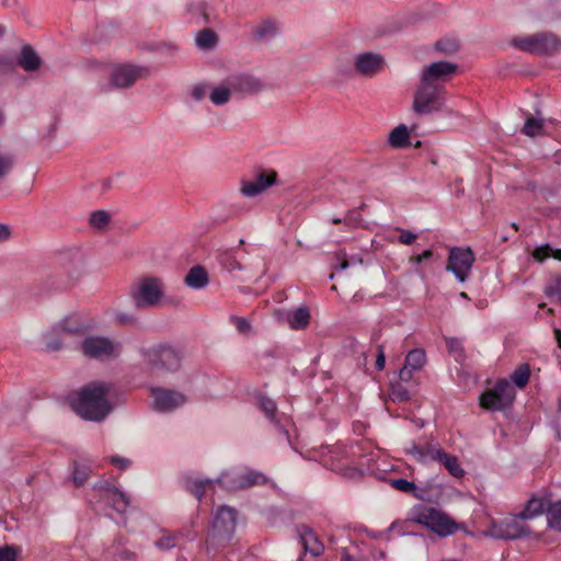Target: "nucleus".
<instances>
[{"label": "nucleus", "mask_w": 561, "mask_h": 561, "mask_svg": "<svg viewBox=\"0 0 561 561\" xmlns=\"http://www.w3.org/2000/svg\"><path fill=\"white\" fill-rule=\"evenodd\" d=\"M163 297V283L160 278L146 276L141 278L133 294L138 308L156 307Z\"/></svg>", "instance_id": "nucleus-8"}, {"label": "nucleus", "mask_w": 561, "mask_h": 561, "mask_svg": "<svg viewBox=\"0 0 561 561\" xmlns=\"http://www.w3.org/2000/svg\"><path fill=\"white\" fill-rule=\"evenodd\" d=\"M254 34L260 39L270 38L276 34V25L273 21L265 20L255 27Z\"/></svg>", "instance_id": "nucleus-38"}, {"label": "nucleus", "mask_w": 561, "mask_h": 561, "mask_svg": "<svg viewBox=\"0 0 561 561\" xmlns=\"http://www.w3.org/2000/svg\"><path fill=\"white\" fill-rule=\"evenodd\" d=\"M92 329V321L80 313H72L53 324L43 335L44 342L51 351L67 346V339L81 336Z\"/></svg>", "instance_id": "nucleus-2"}, {"label": "nucleus", "mask_w": 561, "mask_h": 561, "mask_svg": "<svg viewBox=\"0 0 561 561\" xmlns=\"http://www.w3.org/2000/svg\"><path fill=\"white\" fill-rule=\"evenodd\" d=\"M229 322H230V324H232L236 328V330L240 334L247 335L251 331V323L245 318L238 317V316H230Z\"/></svg>", "instance_id": "nucleus-44"}, {"label": "nucleus", "mask_w": 561, "mask_h": 561, "mask_svg": "<svg viewBox=\"0 0 561 561\" xmlns=\"http://www.w3.org/2000/svg\"><path fill=\"white\" fill-rule=\"evenodd\" d=\"M440 465L445 467L450 476L454 478L460 479L465 476V470L459 463L458 458L455 455H451L445 451L442 458L438 460Z\"/></svg>", "instance_id": "nucleus-29"}, {"label": "nucleus", "mask_w": 561, "mask_h": 561, "mask_svg": "<svg viewBox=\"0 0 561 561\" xmlns=\"http://www.w3.org/2000/svg\"><path fill=\"white\" fill-rule=\"evenodd\" d=\"M546 503L540 499H531L526 508L520 513V516L525 519L533 518L536 515L545 511Z\"/></svg>", "instance_id": "nucleus-36"}, {"label": "nucleus", "mask_w": 561, "mask_h": 561, "mask_svg": "<svg viewBox=\"0 0 561 561\" xmlns=\"http://www.w3.org/2000/svg\"><path fill=\"white\" fill-rule=\"evenodd\" d=\"M154 409L161 412H170L186 402V397L178 391L154 388L152 389Z\"/></svg>", "instance_id": "nucleus-16"}, {"label": "nucleus", "mask_w": 561, "mask_h": 561, "mask_svg": "<svg viewBox=\"0 0 561 561\" xmlns=\"http://www.w3.org/2000/svg\"><path fill=\"white\" fill-rule=\"evenodd\" d=\"M386 358L385 353H377L375 356V369L381 371L385 368Z\"/></svg>", "instance_id": "nucleus-59"}, {"label": "nucleus", "mask_w": 561, "mask_h": 561, "mask_svg": "<svg viewBox=\"0 0 561 561\" xmlns=\"http://www.w3.org/2000/svg\"><path fill=\"white\" fill-rule=\"evenodd\" d=\"M547 517L549 526L561 531V502L549 506Z\"/></svg>", "instance_id": "nucleus-37"}, {"label": "nucleus", "mask_w": 561, "mask_h": 561, "mask_svg": "<svg viewBox=\"0 0 561 561\" xmlns=\"http://www.w3.org/2000/svg\"><path fill=\"white\" fill-rule=\"evenodd\" d=\"M445 89L442 84H432L425 81L415 92L413 110L421 115L439 111L444 101Z\"/></svg>", "instance_id": "nucleus-6"}, {"label": "nucleus", "mask_w": 561, "mask_h": 561, "mask_svg": "<svg viewBox=\"0 0 561 561\" xmlns=\"http://www.w3.org/2000/svg\"><path fill=\"white\" fill-rule=\"evenodd\" d=\"M112 385L107 382H91L82 387L71 405L82 419L101 422L112 410L108 394Z\"/></svg>", "instance_id": "nucleus-1"}, {"label": "nucleus", "mask_w": 561, "mask_h": 561, "mask_svg": "<svg viewBox=\"0 0 561 561\" xmlns=\"http://www.w3.org/2000/svg\"><path fill=\"white\" fill-rule=\"evenodd\" d=\"M111 462L114 463L115 466H117L118 468L121 469H125L129 466L130 461L126 458H122V457H112L111 458Z\"/></svg>", "instance_id": "nucleus-60"}, {"label": "nucleus", "mask_w": 561, "mask_h": 561, "mask_svg": "<svg viewBox=\"0 0 561 561\" xmlns=\"http://www.w3.org/2000/svg\"><path fill=\"white\" fill-rule=\"evenodd\" d=\"M433 255H434V252H433L432 250H425V251H423L421 254L415 255V256H412V257L410 259V262H411V263L420 264V263H422L423 261H425V260H428V259L433 257Z\"/></svg>", "instance_id": "nucleus-56"}, {"label": "nucleus", "mask_w": 561, "mask_h": 561, "mask_svg": "<svg viewBox=\"0 0 561 561\" xmlns=\"http://www.w3.org/2000/svg\"><path fill=\"white\" fill-rule=\"evenodd\" d=\"M118 344L115 343L113 340L105 337V336H99V335H92L88 336L82 341V351H115L118 348Z\"/></svg>", "instance_id": "nucleus-26"}, {"label": "nucleus", "mask_w": 561, "mask_h": 561, "mask_svg": "<svg viewBox=\"0 0 561 561\" xmlns=\"http://www.w3.org/2000/svg\"><path fill=\"white\" fill-rule=\"evenodd\" d=\"M414 522L430 528L440 537H447L458 530V524L444 512L431 506L414 510Z\"/></svg>", "instance_id": "nucleus-4"}, {"label": "nucleus", "mask_w": 561, "mask_h": 561, "mask_svg": "<svg viewBox=\"0 0 561 561\" xmlns=\"http://www.w3.org/2000/svg\"><path fill=\"white\" fill-rule=\"evenodd\" d=\"M543 131V123L541 119L529 116L524 127L522 128V133L529 137H535L541 135Z\"/></svg>", "instance_id": "nucleus-35"}, {"label": "nucleus", "mask_w": 561, "mask_h": 561, "mask_svg": "<svg viewBox=\"0 0 561 561\" xmlns=\"http://www.w3.org/2000/svg\"><path fill=\"white\" fill-rule=\"evenodd\" d=\"M206 92H207L206 85H203V84L195 85L192 90V98L195 101H202L205 98Z\"/></svg>", "instance_id": "nucleus-55"}, {"label": "nucleus", "mask_w": 561, "mask_h": 561, "mask_svg": "<svg viewBox=\"0 0 561 561\" xmlns=\"http://www.w3.org/2000/svg\"><path fill=\"white\" fill-rule=\"evenodd\" d=\"M16 62L10 56L0 55V78L4 81V77L15 72Z\"/></svg>", "instance_id": "nucleus-42"}, {"label": "nucleus", "mask_w": 561, "mask_h": 561, "mask_svg": "<svg viewBox=\"0 0 561 561\" xmlns=\"http://www.w3.org/2000/svg\"><path fill=\"white\" fill-rule=\"evenodd\" d=\"M436 49L446 54H453L458 50V42L453 38H443L435 45Z\"/></svg>", "instance_id": "nucleus-48"}, {"label": "nucleus", "mask_w": 561, "mask_h": 561, "mask_svg": "<svg viewBox=\"0 0 561 561\" xmlns=\"http://www.w3.org/2000/svg\"><path fill=\"white\" fill-rule=\"evenodd\" d=\"M238 512L229 506H220L215 514L210 540L217 543L226 542L231 539L237 525Z\"/></svg>", "instance_id": "nucleus-7"}, {"label": "nucleus", "mask_w": 561, "mask_h": 561, "mask_svg": "<svg viewBox=\"0 0 561 561\" xmlns=\"http://www.w3.org/2000/svg\"><path fill=\"white\" fill-rule=\"evenodd\" d=\"M217 42L215 32L210 28L201 31L196 37V44L201 48H211Z\"/></svg>", "instance_id": "nucleus-39"}, {"label": "nucleus", "mask_w": 561, "mask_h": 561, "mask_svg": "<svg viewBox=\"0 0 561 561\" xmlns=\"http://www.w3.org/2000/svg\"><path fill=\"white\" fill-rule=\"evenodd\" d=\"M110 221V215L104 210H95L91 214L90 224L94 228L102 229Z\"/></svg>", "instance_id": "nucleus-45"}, {"label": "nucleus", "mask_w": 561, "mask_h": 561, "mask_svg": "<svg viewBox=\"0 0 561 561\" xmlns=\"http://www.w3.org/2000/svg\"><path fill=\"white\" fill-rule=\"evenodd\" d=\"M16 550L12 546L0 548V561H15Z\"/></svg>", "instance_id": "nucleus-51"}, {"label": "nucleus", "mask_w": 561, "mask_h": 561, "mask_svg": "<svg viewBox=\"0 0 561 561\" xmlns=\"http://www.w3.org/2000/svg\"><path fill=\"white\" fill-rule=\"evenodd\" d=\"M141 71L131 65L117 66L111 73V83L116 88H129L141 77Z\"/></svg>", "instance_id": "nucleus-20"}, {"label": "nucleus", "mask_w": 561, "mask_h": 561, "mask_svg": "<svg viewBox=\"0 0 561 561\" xmlns=\"http://www.w3.org/2000/svg\"><path fill=\"white\" fill-rule=\"evenodd\" d=\"M514 386L506 379H500L494 387L483 391L479 398V404L486 411H503L515 400Z\"/></svg>", "instance_id": "nucleus-5"}, {"label": "nucleus", "mask_w": 561, "mask_h": 561, "mask_svg": "<svg viewBox=\"0 0 561 561\" xmlns=\"http://www.w3.org/2000/svg\"><path fill=\"white\" fill-rule=\"evenodd\" d=\"M414 524H416L414 517L412 519L396 520L386 529V533H389V535L394 533L397 536H411L415 534L413 531Z\"/></svg>", "instance_id": "nucleus-31"}, {"label": "nucleus", "mask_w": 561, "mask_h": 561, "mask_svg": "<svg viewBox=\"0 0 561 561\" xmlns=\"http://www.w3.org/2000/svg\"><path fill=\"white\" fill-rule=\"evenodd\" d=\"M182 536V534H171V535H168V536H163L162 538L158 539L156 541V546L159 548V549H162V550H169L171 548H174L175 546L179 545V539L180 537Z\"/></svg>", "instance_id": "nucleus-43"}, {"label": "nucleus", "mask_w": 561, "mask_h": 561, "mask_svg": "<svg viewBox=\"0 0 561 561\" xmlns=\"http://www.w3.org/2000/svg\"><path fill=\"white\" fill-rule=\"evenodd\" d=\"M218 484L228 491L248 489L267 482V478L260 471L247 469L239 473H224L217 479Z\"/></svg>", "instance_id": "nucleus-9"}, {"label": "nucleus", "mask_w": 561, "mask_h": 561, "mask_svg": "<svg viewBox=\"0 0 561 561\" xmlns=\"http://www.w3.org/2000/svg\"><path fill=\"white\" fill-rule=\"evenodd\" d=\"M342 561H367L366 559H357L348 553H344L342 557Z\"/></svg>", "instance_id": "nucleus-63"}, {"label": "nucleus", "mask_w": 561, "mask_h": 561, "mask_svg": "<svg viewBox=\"0 0 561 561\" xmlns=\"http://www.w3.org/2000/svg\"><path fill=\"white\" fill-rule=\"evenodd\" d=\"M457 66L448 61H436L432 62L423 71L422 81L440 84L446 81L449 76L456 72Z\"/></svg>", "instance_id": "nucleus-19"}, {"label": "nucleus", "mask_w": 561, "mask_h": 561, "mask_svg": "<svg viewBox=\"0 0 561 561\" xmlns=\"http://www.w3.org/2000/svg\"><path fill=\"white\" fill-rule=\"evenodd\" d=\"M371 538H374V539H386V540H390L391 539L389 533H386V530L373 534Z\"/></svg>", "instance_id": "nucleus-62"}, {"label": "nucleus", "mask_w": 561, "mask_h": 561, "mask_svg": "<svg viewBox=\"0 0 561 561\" xmlns=\"http://www.w3.org/2000/svg\"><path fill=\"white\" fill-rule=\"evenodd\" d=\"M389 397L393 402H407L410 400V392L401 382H396L390 386Z\"/></svg>", "instance_id": "nucleus-40"}, {"label": "nucleus", "mask_w": 561, "mask_h": 561, "mask_svg": "<svg viewBox=\"0 0 561 561\" xmlns=\"http://www.w3.org/2000/svg\"><path fill=\"white\" fill-rule=\"evenodd\" d=\"M259 404L261 410L264 412L265 416L273 422L274 424H279V420L277 419V405L276 403L266 397H260Z\"/></svg>", "instance_id": "nucleus-33"}, {"label": "nucleus", "mask_w": 561, "mask_h": 561, "mask_svg": "<svg viewBox=\"0 0 561 561\" xmlns=\"http://www.w3.org/2000/svg\"><path fill=\"white\" fill-rule=\"evenodd\" d=\"M360 222V215L358 210H350L346 216L343 218V224H345L347 227H357Z\"/></svg>", "instance_id": "nucleus-50"}, {"label": "nucleus", "mask_w": 561, "mask_h": 561, "mask_svg": "<svg viewBox=\"0 0 561 561\" xmlns=\"http://www.w3.org/2000/svg\"><path fill=\"white\" fill-rule=\"evenodd\" d=\"M276 179L277 173L275 171L260 172L253 179L242 182L241 193L244 196L254 197L272 186Z\"/></svg>", "instance_id": "nucleus-18"}, {"label": "nucleus", "mask_w": 561, "mask_h": 561, "mask_svg": "<svg viewBox=\"0 0 561 561\" xmlns=\"http://www.w3.org/2000/svg\"><path fill=\"white\" fill-rule=\"evenodd\" d=\"M335 259L336 263L334 264V268L345 270L348 267V261L344 252L336 253Z\"/></svg>", "instance_id": "nucleus-57"}, {"label": "nucleus", "mask_w": 561, "mask_h": 561, "mask_svg": "<svg viewBox=\"0 0 561 561\" xmlns=\"http://www.w3.org/2000/svg\"><path fill=\"white\" fill-rule=\"evenodd\" d=\"M185 284L193 289L204 288L208 284L207 271L201 265L192 267L185 276Z\"/></svg>", "instance_id": "nucleus-27"}, {"label": "nucleus", "mask_w": 561, "mask_h": 561, "mask_svg": "<svg viewBox=\"0 0 561 561\" xmlns=\"http://www.w3.org/2000/svg\"><path fill=\"white\" fill-rule=\"evenodd\" d=\"M446 346L450 352L463 350L461 341L453 337L446 340Z\"/></svg>", "instance_id": "nucleus-58"}, {"label": "nucleus", "mask_w": 561, "mask_h": 561, "mask_svg": "<svg viewBox=\"0 0 561 561\" xmlns=\"http://www.w3.org/2000/svg\"><path fill=\"white\" fill-rule=\"evenodd\" d=\"M426 353H407L405 363L399 370V378L401 381H409L412 379L413 373L420 370L426 362Z\"/></svg>", "instance_id": "nucleus-23"}, {"label": "nucleus", "mask_w": 561, "mask_h": 561, "mask_svg": "<svg viewBox=\"0 0 561 561\" xmlns=\"http://www.w3.org/2000/svg\"><path fill=\"white\" fill-rule=\"evenodd\" d=\"M219 261L221 266L227 270L234 277H239L241 280H247L248 277L241 276L239 273L242 271L241 263L237 260L234 254L231 252H225L220 254Z\"/></svg>", "instance_id": "nucleus-30"}, {"label": "nucleus", "mask_w": 561, "mask_h": 561, "mask_svg": "<svg viewBox=\"0 0 561 561\" xmlns=\"http://www.w3.org/2000/svg\"><path fill=\"white\" fill-rule=\"evenodd\" d=\"M10 236V230L5 225H0V242L7 240Z\"/></svg>", "instance_id": "nucleus-61"}, {"label": "nucleus", "mask_w": 561, "mask_h": 561, "mask_svg": "<svg viewBox=\"0 0 561 561\" xmlns=\"http://www.w3.org/2000/svg\"><path fill=\"white\" fill-rule=\"evenodd\" d=\"M389 484L403 493L407 494H415L417 486L414 482L408 481L407 479L399 478V479H390Z\"/></svg>", "instance_id": "nucleus-41"}, {"label": "nucleus", "mask_w": 561, "mask_h": 561, "mask_svg": "<svg viewBox=\"0 0 561 561\" xmlns=\"http://www.w3.org/2000/svg\"><path fill=\"white\" fill-rule=\"evenodd\" d=\"M445 450L438 444H425L417 445L412 443L407 448V454L414 457V459L421 463H427L430 461L438 462Z\"/></svg>", "instance_id": "nucleus-21"}, {"label": "nucleus", "mask_w": 561, "mask_h": 561, "mask_svg": "<svg viewBox=\"0 0 561 561\" xmlns=\"http://www.w3.org/2000/svg\"><path fill=\"white\" fill-rule=\"evenodd\" d=\"M400 234L398 237V241L402 244H405V245H410L412 243H414V241L416 240L417 236L409 230H404V229H398Z\"/></svg>", "instance_id": "nucleus-53"}, {"label": "nucleus", "mask_w": 561, "mask_h": 561, "mask_svg": "<svg viewBox=\"0 0 561 561\" xmlns=\"http://www.w3.org/2000/svg\"><path fill=\"white\" fill-rule=\"evenodd\" d=\"M545 294L547 297H557L561 302V276L554 277L546 287Z\"/></svg>", "instance_id": "nucleus-46"}, {"label": "nucleus", "mask_w": 561, "mask_h": 561, "mask_svg": "<svg viewBox=\"0 0 561 561\" xmlns=\"http://www.w3.org/2000/svg\"><path fill=\"white\" fill-rule=\"evenodd\" d=\"M511 45L520 51L535 55H553L561 50V39L552 33L515 36Z\"/></svg>", "instance_id": "nucleus-3"}, {"label": "nucleus", "mask_w": 561, "mask_h": 561, "mask_svg": "<svg viewBox=\"0 0 561 561\" xmlns=\"http://www.w3.org/2000/svg\"><path fill=\"white\" fill-rule=\"evenodd\" d=\"M553 259L561 261V249L553 250L552 249V255Z\"/></svg>", "instance_id": "nucleus-64"}, {"label": "nucleus", "mask_w": 561, "mask_h": 561, "mask_svg": "<svg viewBox=\"0 0 561 561\" xmlns=\"http://www.w3.org/2000/svg\"><path fill=\"white\" fill-rule=\"evenodd\" d=\"M232 92L233 91L229 88V85L224 82L222 85L217 87L211 91L209 99L215 105H225L230 101Z\"/></svg>", "instance_id": "nucleus-32"}, {"label": "nucleus", "mask_w": 561, "mask_h": 561, "mask_svg": "<svg viewBox=\"0 0 561 561\" xmlns=\"http://www.w3.org/2000/svg\"><path fill=\"white\" fill-rule=\"evenodd\" d=\"M385 66V59L381 55L366 51L355 56L354 69L363 77H374L379 73Z\"/></svg>", "instance_id": "nucleus-15"}, {"label": "nucleus", "mask_w": 561, "mask_h": 561, "mask_svg": "<svg viewBox=\"0 0 561 561\" xmlns=\"http://www.w3.org/2000/svg\"><path fill=\"white\" fill-rule=\"evenodd\" d=\"M94 490L99 493L100 501L111 505L117 513H125L130 504L128 496L108 482L95 484Z\"/></svg>", "instance_id": "nucleus-12"}, {"label": "nucleus", "mask_w": 561, "mask_h": 561, "mask_svg": "<svg viewBox=\"0 0 561 561\" xmlns=\"http://www.w3.org/2000/svg\"><path fill=\"white\" fill-rule=\"evenodd\" d=\"M116 322L124 325H133L136 323L137 318L129 312H117L115 314Z\"/></svg>", "instance_id": "nucleus-52"}, {"label": "nucleus", "mask_w": 561, "mask_h": 561, "mask_svg": "<svg viewBox=\"0 0 561 561\" xmlns=\"http://www.w3.org/2000/svg\"><path fill=\"white\" fill-rule=\"evenodd\" d=\"M12 165L13 162L10 157L0 154V180L10 172Z\"/></svg>", "instance_id": "nucleus-54"}, {"label": "nucleus", "mask_w": 561, "mask_h": 561, "mask_svg": "<svg viewBox=\"0 0 561 561\" xmlns=\"http://www.w3.org/2000/svg\"><path fill=\"white\" fill-rule=\"evenodd\" d=\"M151 373H173L181 367L180 353H146Z\"/></svg>", "instance_id": "nucleus-14"}, {"label": "nucleus", "mask_w": 561, "mask_h": 561, "mask_svg": "<svg viewBox=\"0 0 561 561\" xmlns=\"http://www.w3.org/2000/svg\"><path fill=\"white\" fill-rule=\"evenodd\" d=\"M474 253L470 248L454 247L449 250L446 271L451 272L455 277L463 283L474 263Z\"/></svg>", "instance_id": "nucleus-10"}, {"label": "nucleus", "mask_w": 561, "mask_h": 561, "mask_svg": "<svg viewBox=\"0 0 561 561\" xmlns=\"http://www.w3.org/2000/svg\"><path fill=\"white\" fill-rule=\"evenodd\" d=\"M218 483L217 480H210V479H197L193 478L191 476H187L184 478V486L185 489L192 493L197 500H202L204 496L206 490L214 489L215 484Z\"/></svg>", "instance_id": "nucleus-25"}, {"label": "nucleus", "mask_w": 561, "mask_h": 561, "mask_svg": "<svg viewBox=\"0 0 561 561\" xmlns=\"http://www.w3.org/2000/svg\"><path fill=\"white\" fill-rule=\"evenodd\" d=\"M225 83L229 88L240 94H253L263 90L264 85L261 80L248 72H236L228 76Z\"/></svg>", "instance_id": "nucleus-13"}, {"label": "nucleus", "mask_w": 561, "mask_h": 561, "mask_svg": "<svg viewBox=\"0 0 561 561\" xmlns=\"http://www.w3.org/2000/svg\"><path fill=\"white\" fill-rule=\"evenodd\" d=\"M529 377H530V368H529V365L528 364H522L519 365L512 374H511V379L512 381L518 387V388H524L528 381H529Z\"/></svg>", "instance_id": "nucleus-34"}, {"label": "nucleus", "mask_w": 561, "mask_h": 561, "mask_svg": "<svg viewBox=\"0 0 561 561\" xmlns=\"http://www.w3.org/2000/svg\"><path fill=\"white\" fill-rule=\"evenodd\" d=\"M16 65L22 67L25 71L32 72L39 69L42 65V59L34 50V48L31 45L26 44L21 49V54Z\"/></svg>", "instance_id": "nucleus-24"}, {"label": "nucleus", "mask_w": 561, "mask_h": 561, "mask_svg": "<svg viewBox=\"0 0 561 561\" xmlns=\"http://www.w3.org/2000/svg\"><path fill=\"white\" fill-rule=\"evenodd\" d=\"M275 314L279 321L286 322L291 330L296 331L307 329L311 320L310 310L306 306L288 311L277 310Z\"/></svg>", "instance_id": "nucleus-17"}, {"label": "nucleus", "mask_w": 561, "mask_h": 561, "mask_svg": "<svg viewBox=\"0 0 561 561\" xmlns=\"http://www.w3.org/2000/svg\"><path fill=\"white\" fill-rule=\"evenodd\" d=\"M90 469L87 466H75V470L72 473L73 483L77 486H81L89 478Z\"/></svg>", "instance_id": "nucleus-47"}, {"label": "nucleus", "mask_w": 561, "mask_h": 561, "mask_svg": "<svg viewBox=\"0 0 561 561\" xmlns=\"http://www.w3.org/2000/svg\"><path fill=\"white\" fill-rule=\"evenodd\" d=\"M529 533L524 518L519 515L508 516L497 523H492L489 534L496 539H516Z\"/></svg>", "instance_id": "nucleus-11"}, {"label": "nucleus", "mask_w": 561, "mask_h": 561, "mask_svg": "<svg viewBox=\"0 0 561 561\" xmlns=\"http://www.w3.org/2000/svg\"><path fill=\"white\" fill-rule=\"evenodd\" d=\"M388 144L394 149L407 148L410 145V131L408 127L401 124L393 128L389 134Z\"/></svg>", "instance_id": "nucleus-28"}, {"label": "nucleus", "mask_w": 561, "mask_h": 561, "mask_svg": "<svg viewBox=\"0 0 561 561\" xmlns=\"http://www.w3.org/2000/svg\"><path fill=\"white\" fill-rule=\"evenodd\" d=\"M296 530L306 552H309L313 557L322 554L324 551V546L310 527L300 525L297 526Z\"/></svg>", "instance_id": "nucleus-22"}, {"label": "nucleus", "mask_w": 561, "mask_h": 561, "mask_svg": "<svg viewBox=\"0 0 561 561\" xmlns=\"http://www.w3.org/2000/svg\"><path fill=\"white\" fill-rule=\"evenodd\" d=\"M531 255H533L535 261L541 263L545 260L551 257V255H552V248L549 244H543V245L537 247L533 251Z\"/></svg>", "instance_id": "nucleus-49"}]
</instances>
